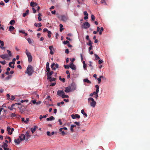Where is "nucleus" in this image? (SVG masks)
Segmentation results:
<instances>
[{
	"label": "nucleus",
	"mask_w": 150,
	"mask_h": 150,
	"mask_svg": "<svg viewBox=\"0 0 150 150\" xmlns=\"http://www.w3.org/2000/svg\"><path fill=\"white\" fill-rule=\"evenodd\" d=\"M33 71V67L30 65H29L28 66L25 73L27 74L29 76H30L32 75Z\"/></svg>",
	"instance_id": "1"
},
{
	"label": "nucleus",
	"mask_w": 150,
	"mask_h": 150,
	"mask_svg": "<svg viewBox=\"0 0 150 150\" xmlns=\"http://www.w3.org/2000/svg\"><path fill=\"white\" fill-rule=\"evenodd\" d=\"M88 101L90 105L93 108H94L96 104V102L94 99L92 98H88Z\"/></svg>",
	"instance_id": "2"
},
{
	"label": "nucleus",
	"mask_w": 150,
	"mask_h": 150,
	"mask_svg": "<svg viewBox=\"0 0 150 150\" xmlns=\"http://www.w3.org/2000/svg\"><path fill=\"white\" fill-rule=\"evenodd\" d=\"M59 65L57 64H55L54 63H53L51 65V67L52 69L53 70H55L57 68H58Z\"/></svg>",
	"instance_id": "3"
},
{
	"label": "nucleus",
	"mask_w": 150,
	"mask_h": 150,
	"mask_svg": "<svg viewBox=\"0 0 150 150\" xmlns=\"http://www.w3.org/2000/svg\"><path fill=\"white\" fill-rule=\"evenodd\" d=\"M69 86H70L72 91H74L76 89V86L75 83H72L71 84V85Z\"/></svg>",
	"instance_id": "4"
},
{
	"label": "nucleus",
	"mask_w": 150,
	"mask_h": 150,
	"mask_svg": "<svg viewBox=\"0 0 150 150\" xmlns=\"http://www.w3.org/2000/svg\"><path fill=\"white\" fill-rule=\"evenodd\" d=\"M8 146V145L6 143H4V144L1 146V147L3 148L4 150H11L7 147Z\"/></svg>",
	"instance_id": "5"
},
{
	"label": "nucleus",
	"mask_w": 150,
	"mask_h": 150,
	"mask_svg": "<svg viewBox=\"0 0 150 150\" xmlns=\"http://www.w3.org/2000/svg\"><path fill=\"white\" fill-rule=\"evenodd\" d=\"M83 27L85 29H87L89 28L90 26V25L87 22H86L83 23L82 25Z\"/></svg>",
	"instance_id": "6"
},
{
	"label": "nucleus",
	"mask_w": 150,
	"mask_h": 150,
	"mask_svg": "<svg viewBox=\"0 0 150 150\" xmlns=\"http://www.w3.org/2000/svg\"><path fill=\"white\" fill-rule=\"evenodd\" d=\"M27 56L28 58L29 62H30L32 61L33 59L31 55V53H28Z\"/></svg>",
	"instance_id": "7"
},
{
	"label": "nucleus",
	"mask_w": 150,
	"mask_h": 150,
	"mask_svg": "<svg viewBox=\"0 0 150 150\" xmlns=\"http://www.w3.org/2000/svg\"><path fill=\"white\" fill-rule=\"evenodd\" d=\"M69 67L73 70H75L76 69L75 65L72 62L70 63Z\"/></svg>",
	"instance_id": "8"
},
{
	"label": "nucleus",
	"mask_w": 150,
	"mask_h": 150,
	"mask_svg": "<svg viewBox=\"0 0 150 150\" xmlns=\"http://www.w3.org/2000/svg\"><path fill=\"white\" fill-rule=\"evenodd\" d=\"M71 117L73 119H75L76 118L78 119H79L80 118V115L77 114L75 115L72 114L71 115Z\"/></svg>",
	"instance_id": "9"
},
{
	"label": "nucleus",
	"mask_w": 150,
	"mask_h": 150,
	"mask_svg": "<svg viewBox=\"0 0 150 150\" xmlns=\"http://www.w3.org/2000/svg\"><path fill=\"white\" fill-rule=\"evenodd\" d=\"M0 44H1L0 48L2 50H4L5 48V47H3L4 45V42L0 40Z\"/></svg>",
	"instance_id": "10"
},
{
	"label": "nucleus",
	"mask_w": 150,
	"mask_h": 150,
	"mask_svg": "<svg viewBox=\"0 0 150 150\" xmlns=\"http://www.w3.org/2000/svg\"><path fill=\"white\" fill-rule=\"evenodd\" d=\"M25 136L23 134H21L19 136V138L20 139L21 141H23L25 139Z\"/></svg>",
	"instance_id": "11"
},
{
	"label": "nucleus",
	"mask_w": 150,
	"mask_h": 150,
	"mask_svg": "<svg viewBox=\"0 0 150 150\" xmlns=\"http://www.w3.org/2000/svg\"><path fill=\"white\" fill-rule=\"evenodd\" d=\"M64 91L66 93H69L70 91H72L69 86L68 87L65 88Z\"/></svg>",
	"instance_id": "12"
},
{
	"label": "nucleus",
	"mask_w": 150,
	"mask_h": 150,
	"mask_svg": "<svg viewBox=\"0 0 150 150\" xmlns=\"http://www.w3.org/2000/svg\"><path fill=\"white\" fill-rule=\"evenodd\" d=\"M61 19L62 21L65 22L67 20V17L64 15H63L61 16Z\"/></svg>",
	"instance_id": "13"
},
{
	"label": "nucleus",
	"mask_w": 150,
	"mask_h": 150,
	"mask_svg": "<svg viewBox=\"0 0 150 150\" xmlns=\"http://www.w3.org/2000/svg\"><path fill=\"white\" fill-rule=\"evenodd\" d=\"M63 94H65V93L64 91L62 90H59L57 92V95L59 96H61Z\"/></svg>",
	"instance_id": "14"
},
{
	"label": "nucleus",
	"mask_w": 150,
	"mask_h": 150,
	"mask_svg": "<svg viewBox=\"0 0 150 150\" xmlns=\"http://www.w3.org/2000/svg\"><path fill=\"white\" fill-rule=\"evenodd\" d=\"M8 57V56L7 54H4L0 55V57L2 58L3 59H5Z\"/></svg>",
	"instance_id": "15"
},
{
	"label": "nucleus",
	"mask_w": 150,
	"mask_h": 150,
	"mask_svg": "<svg viewBox=\"0 0 150 150\" xmlns=\"http://www.w3.org/2000/svg\"><path fill=\"white\" fill-rule=\"evenodd\" d=\"M46 69L47 71H50V69L49 67V64L48 62H47L46 64Z\"/></svg>",
	"instance_id": "16"
},
{
	"label": "nucleus",
	"mask_w": 150,
	"mask_h": 150,
	"mask_svg": "<svg viewBox=\"0 0 150 150\" xmlns=\"http://www.w3.org/2000/svg\"><path fill=\"white\" fill-rule=\"evenodd\" d=\"M52 74L50 72V71H48L47 73V79H49L51 78L50 76L52 75Z\"/></svg>",
	"instance_id": "17"
},
{
	"label": "nucleus",
	"mask_w": 150,
	"mask_h": 150,
	"mask_svg": "<svg viewBox=\"0 0 150 150\" xmlns=\"http://www.w3.org/2000/svg\"><path fill=\"white\" fill-rule=\"evenodd\" d=\"M38 127L36 126H34V128H31V131L32 132V133H33L36 130V129L38 128Z\"/></svg>",
	"instance_id": "18"
},
{
	"label": "nucleus",
	"mask_w": 150,
	"mask_h": 150,
	"mask_svg": "<svg viewBox=\"0 0 150 150\" xmlns=\"http://www.w3.org/2000/svg\"><path fill=\"white\" fill-rule=\"evenodd\" d=\"M30 5L32 7H34L35 6H37L38 4L36 3H35L33 2H31L30 3Z\"/></svg>",
	"instance_id": "19"
},
{
	"label": "nucleus",
	"mask_w": 150,
	"mask_h": 150,
	"mask_svg": "<svg viewBox=\"0 0 150 150\" xmlns=\"http://www.w3.org/2000/svg\"><path fill=\"white\" fill-rule=\"evenodd\" d=\"M30 132L29 131H28L26 133L25 136L28 137L26 139V140H27L31 137V135L29 134Z\"/></svg>",
	"instance_id": "20"
},
{
	"label": "nucleus",
	"mask_w": 150,
	"mask_h": 150,
	"mask_svg": "<svg viewBox=\"0 0 150 150\" xmlns=\"http://www.w3.org/2000/svg\"><path fill=\"white\" fill-rule=\"evenodd\" d=\"M29 10H27L25 12L23 13V17H25L27 15L28 13H29Z\"/></svg>",
	"instance_id": "21"
},
{
	"label": "nucleus",
	"mask_w": 150,
	"mask_h": 150,
	"mask_svg": "<svg viewBox=\"0 0 150 150\" xmlns=\"http://www.w3.org/2000/svg\"><path fill=\"white\" fill-rule=\"evenodd\" d=\"M54 117L52 116H51L49 118H47V120L48 121H52V120H54Z\"/></svg>",
	"instance_id": "22"
},
{
	"label": "nucleus",
	"mask_w": 150,
	"mask_h": 150,
	"mask_svg": "<svg viewBox=\"0 0 150 150\" xmlns=\"http://www.w3.org/2000/svg\"><path fill=\"white\" fill-rule=\"evenodd\" d=\"M21 141L19 138H18L14 140V142L16 143L17 144H19Z\"/></svg>",
	"instance_id": "23"
},
{
	"label": "nucleus",
	"mask_w": 150,
	"mask_h": 150,
	"mask_svg": "<svg viewBox=\"0 0 150 150\" xmlns=\"http://www.w3.org/2000/svg\"><path fill=\"white\" fill-rule=\"evenodd\" d=\"M83 82H86L87 83L91 84V82L89 80H88V79H83Z\"/></svg>",
	"instance_id": "24"
},
{
	"label": "nucleus",
	"mask_w": 150,
	"mask_h": 150,
	"mask_svg": "<svg viewBox=\"0 0 150 150\" xmlns=\"http://www.w3.org/2000/svg\"><path fill=\"white\" fill-rule=\"evenodd\" d=\"M81 112L82 114L84 115L86 117H87L88 115L87 114L84 112V110L82 109L81 111Z\"/></svg>",
	"instance_id": "25"
},
{
	"label": "nucleus",
	"mask_w": 150,
	"mask_h": 150,
	"mask_svg": "<svg viewBox=\"0 0 150 150\" xmlns=\"http://www.w3.org/2000/svg\"><path fill=\"white\" fill-rule=\"evenodd\" d=\"M61 97L62 98H68L69 97V96L67 95H65V94H63L61 96Z\"/></svg>",
	"instance_id": "26"
},
{
	"label": "nucleus",
	"mask_w": 150,
	"mask_h": 150,
	"mask_svg": "<svg viewBox=\"0 0 150 150\" xmlns=\"http://www.w3.org/2000/svg\"><path fill=\"white\" fill-rule=\"evenodd\" d=\"M15 23V21L14 20H13L10 21L9 23L11 25H13Z\"/></svg>",
	"instance_id": "27"
},
{
	"label": "nucleus",
	"mask_w": 150,
	"mask_h": 150,
	"mask_svg": "<svg viewBox=\"0 0 150 150\" xmlns=\"http://www.w3.org/2000/svg\"><path fill=\"white\" fill-rule=\"evenodd\" d=\"M15 28L13 26H10L9 27V30L11 32L13 31V30Z\"/></svg>",
	"instance_id": "28"
},
{
	"label": "nucleus",
	"mask_w": 150,
	"mask_h": 150,
	"mask_svg": "<svg viewBox=\"0 0 150 150\" xmlns=\"http://www.w3.org/2000/svg\"><path fill=\"white\" fill-rule=\"evenodd\" d=\"M5 139H8V140H9V141H8V142L9 143H10L11 142V138H10V137H6L5 138Z\"/></svg>",
	"instance_id": "29"
},
{
	"label": "nucleus",
	"mask_w": 150,
	"mask_h": 150,
	"mask_svg": "<svg viewBox=\"0 0 150 150\" xmlns=\"http://www.w3.org/2000/svg\"><path fill=\"white\" fill-rule=\"evenodd\" d=\"M103 30V27H101L100 28V30H99V34L100 35H101L102 34V32Z\"/></svg>",
	"instance_id": "30"
},
{
	"label": "nucleus",
	"mask_w": 150,
	"mask_h": 150,
	"mask_svg": "<svg viewBox=\"0 0 150 150\" xmlns=\"http://www.w3.org/2000/svg\"><path fill=\"white\" fill-rule=\"evenodd\" d=\"M88 41L89 42H88L87 43V45H92L93 42L91 41V40H90Z\"/></svg>",
	"instance_id": "31"
},
{
	"label": "nucleus",
	"mask_w": 150,
	"mask_h": 150,
	"mask_svg": "<svg viewBox=\"0 0 150 150\" xmlns=\"http://www.w3.org/2000/svg\"><path fill=\"white\" fill-rule=\"evenodd\" d=\"M59 79L60 81H62L63 82H65V79L64 78H63L62 79L61 78V76H59Z\"/></svg>",
	"instance_id": "32"
},
{
	"label": "nucleus",
	"mask_w": 150,
	"mask_h": 150,
	"mask_svg": "<svg viewBox=\"0 0 150 150\" xmlns=\"http://www.w3.org/2000/svg\"><path fill=\"white\" fill-rule=\"evenodd\" d=\"M11 77H12V75H10L6 77L5 78V80H8L9 79H11Z\"/></svg>",
	"instance_id": "33"
},
{
	"label": "nucleus",
	"mask_w": 150,
	"mask_h": 150,
	"mask_svg": "<svg viewBox=\"0 0 150 150\" xmlns=\"http://www.w3.org/2000/svg\"><path fill=\"white\" fill-rule=\"evenodd\" d=\"M27 40L28 41L29 44H31V43H32L33 42V40H31L30 38H28L27 39Z\"/></svg>",
	"instance_id": "34"
},
{
	"label": "nucleus",
	"mask_w": 150,
	"mask_h": 150,
	"mask_svg": "<svg viewBox=\"0 0 150 150\" xmlns=\"http://www.w3.org/2000/svg\"><path fill=\"white\" fill-rule=\"evenodd\" d=\"M49 79L50 80V81L51 82H52V81H55V80L56 79L55 78H51H51H50V79Z\"/></svg>",
	"instance_id": "35"
},
{
	"label": "nucleus",
	"mask_w": 150,
	"mask_h": 150,
	"mask_svg": "<svg viewBox=\"0 0 150 150\" xmlns=\"http://www.w3.org/2000/svg\"><path fill=\"white\" fill-rule=\"evenodd\" d=\"M48 37L49 38H50L51 37V32L50 31H48Z\"/></svg>",
	"instance_id": "36"
},
{
	"label": "nucleus",
	"mask_w": 150,
	"mask_h": 150,
	"mask_svg": "<svg viewBox=\"0 0 150 150\" xmlns=\"http://www.w3.org/2000/svg\"><path fill=\"white\" fill-rule=\"evenodd\" d=\"M74 127V125H71L70 130L72 132H74L73 128Z\"/></svg>",
	"instance_id": "37"
},
{
	"label": "nucleus",
	"mask_w": 150,
	"mask_h": 150,
	"mask_svg": "<svg viewBox=\"0 0 150 150\" xmlns=\"http://www.w3.org/2000/svg\"><path fill=\"white\" fill-rule=\"evenodd\" d=\"M94 55L96 59L98 60L100 59L99 57L97 54H94Z\"/></svg>",
	"instance_id": "38"
},
{
	"label": "nucleus",
	"mask_w": 150,
	"mask_h": 150,
	"mask_svg": "<svg viewBox=\"0 0 150 150\" xmlns=\"http://www.w3.org/2000/svg\"><path fill=\"white\" fill-rule=\"evenodd\" d=\"M91 20L92 21H95V17L94 15H92L91 16Z\"/></svg>",
	"instance_id": "39"
},
{
	"label": "nucleus",
	"mask_w": 150,
	"mask_h": 150,
	"mask_svg": "<svg viewBox=\"0 0 150 150\" xmlns=\"http://www.w3.org/2000/svg\"><path fill=\"white\" fill-rule=\"evenodd\" d=\"M7 52L9 56L10 57H11L12 55L11 52L10 50H7Z\"/></svg>",
	"instance_id": "40"
},
{
	"label": "nucleus",
	"mask_w": 150,
	"mask_h": 150,
	"mask_svg": "<svg viewBox=\"0 0 150 150\" xmlns=\"http://www.w3.org/2000/svg\"><path fill=\"white\" fill-rule=\"evenodd\" d=\"M95 87L96 88V91H98L99 92V86L97 85H96L95 86Z\"/></svg>",
	"instance_id": "41"
},
{
	"label": "nucleus",
	"mask_w": 150,
	"mask_h": 150,
	"mask_svg": "<svg viewBox=\"0 0 150 150\" xmlns=\"http://www.w3.org/2000/svg\"><path fill=\"white\" fill-rule=\"evenodd\" d=\"M63 129L65 130H67V128L66 127H64L63 128H60L59 129V131H61Z\"/></svg>",
	"instance_id": "42"
},
{
	"label": "nucleus",
	"mask_w": 150,
	"mask_h": 150,
	"mask_svg": "<svg viewBox=\"0 0 150 150\" xmlns=\"http://www.w3.org/2000/svg\"><path fill=\"white\" fill-rule=\"evenodd\" d=\"M16 59L15 58H13L12 60V62H11L12 64H15V61H16Z\"/></svg>",
	"instance_id": "43"
},
{
	"label": "nucleus",
	"mask_w": 150,
	"mask_h": 150,
	"mask_svg": "<svg viewBox=\"0 0 150 150\" xmlns=\"http://www.w3.org/2000/svg\"><path fill=\"white\" fill-rule=\"evenodd\" d=\"M69 43V42L68 40L64 41L63 42V43L65 45Z\"/></svg>",
	"instance_id": "44"
},
{
	"label": "nucleus",
	"mask_w": 150,
	"mask_h": 150,
	"mask_svg": "<svg viewBox=\"0 0 150 150\" xmlns=\"http://www.w3.org/2000/svg\"><path fill=\"white\" fill-rule=\"evenodd\" d=\"M16 116V114L14 113H12L11 115V117H15Z\"/></svg>",
	"instance_id": "45"
},
{
	"label": "nucleus",
	"mask_w": 150,
	"mask_h": 150,
	"mask_svg": "<svg viewBox=\"0 0 150 150\" xmlns=\"http://www.w3.org/2000/svg\"><path fill=\"white\" fill-rule=\"evenodd\" d=\"M58 121L59 122V125H62V122L61 120V119H59L58 120Z\"/></svg>",
	"instance_id": "46"
},
{
	"label": "nucleus",
	"mask_w": 150,
	"mask_h": 150,
	"mask_svg": "<svg viewBox=\"0 0 150 150\" xmlns=\"http://www.w3.org/2000/svg\"><path fill=\"white\" fill-rule=\"evenodd\" d=\"M47 135L49 136H51V133L49 131L47 132Z\"/></svg>",
	"instance_id": "47"
},
{
	"label": "nucleus",
	"mask_w": 150,
	"mask_h": 150,
	"mask_svg": "<svg viewBox=\"0 0 150 150\" xmlns=\"http://www.w3.org/2000/svg\"><path fill=\"white\" fill-rule=\"evenodd\" d=\"M64 67L66 69H69V65H64Z\"/></svg>",
	"instance_id": "48"
},
{
	"label": "nucleus",
	"mask_w": 150,
	"mask_h": 150,
	"mask_svg": "<svg viewBox=\"0 0 150 150\" xmlns=\"http://www.w3.org/2000/svg\"><path fill=\"white\" fill-rule=\"evenodd\" d=\"M0 63L2 64L3 65H5L6 64V61L5 60L3 61H0Z\"/></svg>",
	"instance_id": "49"
},
{
	"label": "nucleus",
	"mask_w": 150,
	"mask_h": 150,
	"mask_svg": "<svg viewBox=\"0 0 150 150\" xmlns=\"http://www.w3.org/2000/svg\"><path fill=\"white\" fill-rule=\"evenodd\" d=\"M29 119L28 118H27L26 119V120H25L24 122L25 123H27L28 122Z\"/></svg>",
	"instance_id": "50"
},
{
	"label": "nucleus",
	"mask_w": 150,
	"mask_h": 150,
	"mask_svg": "<svg viewBox=\"0 0 150 150\" xmlns=\"http://www.w3.org/2000/svg\"><path fill=\"white\" fill-rule=\"evenodd\" d=\"M103 61L102 60H99L98 61V63L99 64H101L103 62Z\"/></svg>",
	"instance_id": "51"
},
{
	"label": "nucleus",
	"mask_w": 150,
	"mask_h": 150,
	"mask_svg": "<svg viewBox=\"0 0 150 150\" xmlns=\"http://www.w3.org/2000/svg\"><path fill=\"white\" fill-rule=\"evenodd\" d=\"M90 47L88 48V50L89 51H90L93 48V46L92 45H89Z\"/></svg>",
	"instance_id": "52"
},
{
	"label": "nucleus",
	"mask_w": 150,
	"mask_h": 150,
	"mask_svg": "<svg viewBox=\"0 0 150 150\" xmlns=\"http://www.w3.org/2000/svg\"><path fill=\"white\" fill-rule=\"evenodd\" d=\"M74 124L77 126H79L80 123L79 122H74Z\"/></svg>",
	"instance_id": "53"
},
{
	"label": "nucleus",
	"mask_w": 150,
	"mask_h": 150,
	"mask_svg": "<svg viewBox=\"0 0 150 150\" xmlns=\"http://www.w3.org/2000/svg\"><path fill=\"white\" fill-rule=\"evenodd\" d=\"M83 14L85 16H88V14L86 11H85L83 12Z\"/></svg>",
	"instance_id": "54"
},
{
	"label": "nucleus",
	"mask_w": 150,
	"mask_h": 150,
	"mask_svg": "<svg viewBox=\"0 0 150 150\" xmlns=\"http://www.w3.org/2000/svg\"><path fill=\"white\" fill-rule=\"evenodd\" d=\"M97 80L98 81V83H100L101 81V79L100 78H97Z\"/></svg>",
	"instance_id": "55"
},
{
	"label": "nucleus",
	"mask_w": 150,
	"mask_h": 150,
	"mask_svg": "<svg viewBox=\"0 0 150 150\" xmlns=\"http://www.w3.org/2000/svg\"><path fill=\"white\" fill-rule=\"evenodd\" d=\"M48 31H49L47 28H44L43 30V32H46L47 31L48 32Z\"/></svg>",
	"instance_id": "56"
},
{
	"label": "nucleus",
	"mask_w": 150,
	"mask_h": 150,
	"mask_svg": "<svg viewBox=\"0 0 150 150\" xmlns=\"http://www.w3.org/2000/svg\"><path fill=\"white\" fill-rule=\"evenodd\" d=\"M8 108L10 109L11 110H13V108L11 106V107H10V106H8Z\"/></svg>",
	"instance_id": "57"
},
{
	"label": "nucleus",
	"mask_w": 150,
	"mask_h": 150,
	"mask_svg": "<svg viewBox=\"0 0 150 150\" xmlns=\"http://www.w3.org/2000/svg\"><path fill=\"white\" fill-rule=\"evenodd\" d=\"M60 132H61L62 134V135H65V133L63 131H62V130L61 131H60Z\"/></svg>",
	"instance_id": "58"
},
{
	"label": "nucleus",
	"mask_w": 150,
	"mask_h": 150,
	"mask_svg": "<svg viewBox=\"0 0 150 150\" xmlns=\"http://www.w3.org/2000/svg\"><path fill=\"white\" fill-rule=\"evenodd\" d=\"M11 130V127H7V131L8 132L10 131Z\"/></svg>",
	"instance_id": "59"
},
{
	"label": "nucleus",
	"mask_w": 150,
	"mask_h": 150,
	"mask_svg": "<svg viewBox=\"0 0 150 150\" xmlns=\"http://www.w3.org/2000/svg\"><path fill=\"white\" fill-rule=\"evenodd\" d=\"M15 98V97L14 96H11V98L10 99L13 100Z\"/></svg>",
	"instance_id": "60"
},
{
	"label": "nucleus",
	"mask_w": 150,
	"mask_h": 150,
	"mask_svg": "<svg viewBox=\"0 0 150 150\" xmlns=\"http://www.w3.org/2000/svg\"><path fill=\"white\" fill-rule=\"evenodd\" d=\"M65 52L67 54H68L69 53V50L68 49H66L65 51Z\"/></svg>",
	"instance_id": "61"
},
{
	"label": "nucleus",
	"mask_w": 150,
	"mask_h": 150,
	"mask_svg": "<svg viewBox=\"0 0 150 150\" xmlns=\"http://www.w3.org/2000/svg\"><path fill=\"white\" fill-rule=\"evenodd\" d=\"M98 91H96V92H94L93 93V95H95V94H97L98 93Z\"/></svg>",
	"instance_id": "62"
},
{
	"label": "nucleus",
	"mask_w": 150,
	"mask_h": 150,
	"mask_svg": "<svg viewBox=\"0 0 150 150\" xmlns=\"http://www.w3.org/2000/svg\"><path fill=\"white\" fill-rule=\"evenodd\" d=\"M49 48L50 50H52V49H53V46H50L49 47Z\"/></svg>",
	"instance_id": "63"
},
{
	"label": "nucleus",
	"mask_w": 150,
	"mask_h": 150,
	"mask_svg": "<svg viewBox=\"0 0 150 150\" xmlns=\"http://www.w3.org/2000/svg\"><path fill=\"white\" fill-rule=\"evenodd\" d=\"M0 5H4V2L3 1H1L0 3Z\"/></svg>",
	"instance_id": "64"
}]
</instances>
